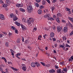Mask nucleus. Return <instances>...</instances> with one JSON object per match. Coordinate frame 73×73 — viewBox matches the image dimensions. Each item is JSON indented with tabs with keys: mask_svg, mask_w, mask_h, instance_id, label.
Returning a JSON list of instances; mask_svg holds the SVG:
<instances>
[{
	"mask_svg": "<svg viewBox=\"0 0 73 73\" xmlns=\"http://www.w3.org/2000/svg\"><path fill=\"white\" fill-rule=\"evenodd\" d=\"M5 45H6V46H7V47H8V46L9 45H8V42H6L5 43Z\"/></svg>",
	"mask_w": 73,
	"mask_h": 73,
	"instance_id": "4c0bfd02",
	"label": "nucleus"
},
{
	"mask_svg": "<svg viewBox=\"0 0 73 73\" xmlns=\"http://www.w3.org/2000/svg\"><path fill=\"white\" fill-rule=\"evenodd\" d=\"M62 23H65L66 21H65V20H62Z\"/></svg>",
	"mask_w": 73,
	"mask_h": 73,
	"instance_id": "338daca9",
	"label": "nucleus"
},
{
	"mask_svg": "<svg viewBox=\"0 0 73 73\" xmlns=\"http://www.w3.org/2000/svg\"><path fill=\"white\" fill-rule=\"evenodd\" d=\"M50 9H52V12H53V11L55 9V7H54V6H52L50 8Z\"/></svg>",
	"mask_w": 73,
	"mask_h": 73,
	"instance_id": "ddd939ff",
	"label": "nucleus"
},
{
	"mask_svg": "<svg viewBox=\"0 0 73 73\" xmlns=\"http://www.w3.org/2000/svg\"><path fill=\"white\" fill-rule=\"evenodd\" d=\"M46 3V1L43 0L42 1V5H45Z\"/></svg>",
	"mask_w": 73,
	"mask_h": 73,
	"instance_id": "cd10ccee",
	"label": "nucleus"
},
{
	"mask_svg": "<svg viewBox=\"0 0 73 73\" xmlns=\"http://www.w3.org/2000/svg\"><path fill=\"white\" fill-rule=\"evenodd\" d=\"M2 4H3V7L5 8V7H7V4H4V3H2Z\"/></svg>",
	"mask_w": 73,
	"mask_h": 73,
	"instance_id": "bb28decb",
	"label": "nucleus"
},
{
	"mask_svg": "<svg viewBox=\"0 0 73 73\" xmlns=\"http://www.w3.org/2000/svg\"><path fill=\"white\" fill-rule=\"evenodd\" d=\"M66 11H70V9L68 7H66Z\"/></svg>",
	"mask_w": 73,
	"mask_h": 73,
	"instance_id": "58836bf2",
	"label": "nucleus"
},
{
	"mask_svg": "<svg viewBox=\"0 0 73 73\" xmlns=\"http://www.w3.org/2000/svg\"><path fill=\"white\" fill-rule=\"evenodd\" d=\"M61 14L60 13H58L57 14V16L58 17H61Z\"/></svg>",
	"mask_w": 73,
	"mask_h": 73,
	"instance_id": "aec40b11",
	"label": "nucleus"
},
{
	"mask_svg": "<svg viewBox=\"0 0 73 73\" xmlns=\"http://www.w3.org/2000/svg\"><path fill=\"white\" fill-rule=\"evenodd\" d=\"M25 44H28V42H28V40H26L25 41Z\"/></svg>",
	"mask_w": 73,
	"mask_h": 73,
	"instance_id": "c9c22d12",
	"label": "nucleus"
},
{
	"mask_svg": "<svg viewBox=\"0 0 73 73\" xmlns=\"http://www.w3.org/2000/svg\"><path fill=\"white\" fill-rule=\"evenodd\" d=\"M55 66L56 69H58V68H59L58 66L55 65Z\"/></svg>",
	"mask_w": 73,
	"mask_h": 73,
	"instance_id": "5fc2aeb1",
	"label": "nucleus"
},
{
	"mask_svg": "<svg viewBox=\"0 0 73 73\" xmlns=\"http://www.w3.org/2000/svg\"><path fill=\"white\" fill-rule=\"evenodd\" d=\"M15 33L17 34L18 33V31H17V29H16L15 30Z\"/></svg>",
	"mask_w": 73,
	"mask_h": 73,
	"instance_id": "79ce46f5",
	"label": "nucleus"
},
{
	"mask_svg": "<svg viewBox=\"0 0 73 73\" xmlns=\"http://www.w3.org/2000/svg\"><path fill=\"white\" fill-rule=\"evenodd\" d=\"M52 40H53V41H56V38H52Z\"/></svg>",
	"mask_w": 73,
	"mask_h": 73,
	"instance_id": "8fccbe9b",
	"label": "nucleus"
},
{
	"mask_svg": "<svg viewBox=\"0 0 73 73\" xmlns=\"http://www.w3.org/2000/svg\"><path fill=\"white\" fill-rule=\"evenodd\" d=\"M0 70L1 71V72H3V68H0Z\"/></svg>",
	"mask_w": 73,
	"mask_h": 73,
	"instance_id": "de8ad7c7",
	"label": "nucleus"
},
{
	"mask_svg": "<svg viewBox=\"0 0 73 73\" xmlns=\"http://www.w3.org/2000/svg\"><path fill=\"white\" fill-rule=\"evenodd\" d=\"M63 70L65 72V73H66V72H67V69L66 68H63Z\"/></svg>",
	"mask_w": 73,
	"mask_h": 73,
	"instance_id": "2f4dec72",
	"label": "nucleus"
},
{
	"mask_svg": "<svg viewBox=\"0 0 73 73\" xmlns=\"http://www.w3.org/2000/svg\"><path fill=\"white\" fill-rule=\"evenodd\" d=\"M66 46L65 48L68 47V48H70V46H69V45L68 44V43H66Z\"/></svg>",
	"mask_w": 73,
	"mask_h": 73,
	"instance_id": "7c9ffc66",
	"label": "nucleus"
},
{
	"mask_svg": "<svg viewBox=\"0 0 73 73\" xmlns=\"http://www.w3.org/2000/svg\"><path fill=\"white\" fill-rule=\"evenodd\" d=\"M40 64H42V65L43 66H45V64L43 62H40Z\"/></svg>",
	"mask_w": 73,
	"mask_h": 73,
	"instance_id": "ea45409f",
	"label": "nucleus"
},
{
	"mask_svg": "<svg viewBox=\"0 0 73 73\" xmlns=\"http://www.w3.org/2000/svg\"><path fill=\"white\" fill-rule=\"evenodd\" d=\"M5 3L8 5H9L11 3V2L10 0H7L6 1Z\"/></svg>",
	"mask_w": 73,
	"mask_h": 73,
	"instance_id": "6e6552de",
	"label": "nucleus"
},
{
	"mask_svg": "<svg viewBox=\"0 0 73 73\" xmlns=\"http://www.w3.org/2000/svg\"><path fill=\"white\" fill-rule=\"evenodd\" d=\"M27 10L28 12L29 13H31L33 11V8L31 5H30L28 6L27 7Z\"/></svg>",
	"mask_w": 73,
	"mask_h": 73,
	"instance_id": "f257e3e1",
	"label": "nucleus"
},
{
	"mask_svg": "<svg viewBox=\"0 0 73 73\" xmlns=\"http://www.w3.org/2000/svg\"><path fill=\"white\" fill-rule=\"evenodd\" d=\"M35 64L36 65V66H37V67H39V66H40V64H39L38 63L36 62Z\"/></svg>",
	"mask_w": 73,
	"mask_h": 73,
	"instance_id": "b1692460",
	"label": "nucleus"
},
{
	"mask_svg": "<svg viewBox=\"0 0 73 73\" xmlns=\"http://www.w3.org/2000/svg\"><path fill=\"white\" fill-rule=\"evenodd\" d=\"M0 19L3 20H4L5 19L4 16L3 14H0Z\"/></svg>",
	"mask_w": 73,
	"mask_h": 73,
	"instance_id": "1a4fd4ad",
	"label": "nucleus"
},
{
	"mask_svg": "<svg viewBox=\"0 0 73 73\" xmlns=\"http://www.w3.org/2000/svg\"><path fill=\"white\" fill-rule=\"evenodd\" d=\"M56 21L58 23H60V19H59V18H57V19H56Z\"/></svg>",
	"mask_w": 73,
	"mask_h": 73,
	"instance_id": "c756f323",
	"label": "nucleus"
},
{
	"mask_svg": "<svg viewBox=\"0 0 73 73\" xmlns=\"http://www.w3.org/2000/svg\"><path fill=\"white\" fill-rule=\"evenodd\" d=\"M21 55V53H18L16 54V56H20Z\"/></svg>",
	"mask_w": 73,
	"mask_h": 73,
	"instance_id": "6e6d98bb",
	"label": "nucleus"
},
{
	"mask_svg": "<svg viewBox=\"0 0 73 73\" xmlns=\"http://www.w3.org/2000/svg\"><path fill=\"white\" fill-rule=\"evenodd\" d=\"M56 2H57V0H53L52 1V3H56Z\"/></svg>",
	"mask_w": 73,
	"mask_h": 73,
	"instance_id": "3c124183",
	"label": "nucleus"
},
{
	"mask_svg": "<svg viewBox=\"0 0 73 73\" xmlns=\"http://www.w3.org/2000/svg\"><path fill=\"white\" fill-rule=\"evenodd\" d=\"M36 63L32 62L31 64V66L33 68H35V67H36Z\"/></svg>",
	"mask_w": 73,
	"mask_h": 73,
	"instance_id": "9b49d317",
	"label": "nucleus"
},
{
	"mask_svg": "<svg viewBox=\"0 0 73 73\" xmlns=\"http://www.w3.org/2000/svg\"><path fill=\"white\" fill-rule=\"evenodd\" d=\"M47 17H50V14H48L47 15Z\"/></svg>",
	"mask_w": 73,
	"mask_h": 73,
	"instance_id": "c03bdc74",
	"label": "nucleus"
},
{
	"mask_svg": "<svg viewBox=\"0 0 73 73\" xmlns=\"http://www.w3.org/2000/svg\"><path fill=\"white\" fill-rule=\"evenodd\" d=\"M11 68L12 69H13V70H14L15 71H18V70H19V69L14 68L12 67H11Z\"/></svg>",
	"mask_w": 73,
	"mask_h": 73,
	"instance_id": "4468645a",
	"label": "nucleus"
},
{
	"mask_svg": "<svg viewBox=\"0 0 73 73\" xmlns=\"http://www.w3.org/2000/svg\"><path fill=\"white\" fill-rule=\"evenodd\" d=\"M35 1L37 3H40V1H41V0H35Z\"/></svg>",
	"mask_w": 73,
	"mask_h": 73,
	"instance_id": "09e8293b",
	"label": "nucleus"
},
{
	"mask_svg": "<svg viewBox=\"0 0 73 73\" xmlns=\"http://www.w3.org/2000/svg\"><path fill=\"white\" fill-rule=\"evenodd\" d=\"M68 27H64L63 29V32L64 33H66V32H68Z\"/></svg>",
	"mask_w": 73,
	"mask_h": 73,
	"instance_id": "423d86ee",
	"label": "nucleus"
},
{
	"mask_svg": "<svg viewBox=\"0 0 73 73\" xmlns=\"http://www.w3.org/2000/svg\"><path fill=\"white\" fill-rule=\"evenodd\" d=\"M57 73H61V69L59 68L57 70Z\"/></svg>",
	"mask_w": 73,
	"mask_h": 73,
	"instance_id": "f3484780",
	"label": "nucleus"
},
{
	"mask_svg": "<svg viewBox=\"0 0 73 73\" xmlns=\"http://www.w3.org/2000/svg\"><path fill=\"white\" fill-rule=\"evenodd\" d=\"M41 38V36L40 35L38 36V40H40V39Z\"/></svg>",
	"mask_w": 73,
	"mask_h": 73,
	"instance_id": "37998d69",
	"label": "nucleus"
},
{
	"mask_svg": "<svg viewBox=\"0 0 73 73\" xmlns=\"http://www.w3.org/2000/svg\"><path fill=\"white\" fill-rule=\"evenodd\" d=\"M10 51L11 52V53H13V50L11 49L10 50Z\"/></svg>",
	"mask_w": 73,
	"mask_h": 73,
	"instance_id": "69168bd1",
	"label": "nucleus"
},
{
	"mask_svg": "<svg viewBox=\"0 0 73 73\" xmlns=\"http://www.w3.org/2000/svg\"><path fill=\"white\" fill-rule=\"evenodd\" d=\"M60 47H61V48H63V47H64V46H63V45H62L61 44L60 45Z\"/></svg>",
	"mask_w": 73,
	"mask_h": 73,
	"instance_id": "4d7b16f0",
	"label": "nucleus"
},
{
	"mask_svg": "<svg viewBox=\"0 0 73 73\" xmlns=\"http://www.w3.org/2000/svg\"><path fill=\"white\" fill-rule=\"evenodd\" d=\"M68 19L70 20L71 21L72 23H73V18L70 17H68Z\"/></svg>",
	"mask_w": 73,
	"mask_h": 73,
	"instance_id": "5701e85b",
	"label": "nucleus"
},
{
	"mask_svg": "<svg viewBox=\"0 0 73 73\" xmlns=\"http://www.w3.org/2000/svg\"><path fill=\"white\" fill-rule=\"evenodd\" d=\"M38 13L39 15H41L42 13V11L41 9H39L38 11Z\"/></svg>",
	"mask_w": 73,
	"mask_h": 73,
	"instance_id": "f8f14e48",
	"label": "nucleus"
},
{
	"mask_svg": "<svg viewBox=\"0 0 73 73\" xmlns=\"http://www.w3.org/2000/svg\"><path fill=\"white\" fill-rule=\"evenodd\" d=\"M17 25V26H18V27H19V26H20V23H18Z\"/></svg>",
	"mask_w": 73,
	"mask_h": 73,
	"instance_id": "680f3d73",
	"label": "nucleus"
},
{
	"mask_svg": "<svg viewBox=\"0 0 73 73\" xmlns=\"http://www.w3.org/2000/svg\"><path fill=\"white\" fill-rule=\"evenodd\" d=\"M27 23L28 24L29 27H32V23H31V22H27Z\"/></svg>",
	"mask_w": 73,
	"mask_h": 73,
	"instance_id": "2eb2a0df",
	"label": "nucleus"
},
{
	"mask_svg": "<svg viewBox=\"0 0 73 73\" xmlns=\"http://www.w3.org/2000/svg\"><path fill=\"white\" fill-rule=\"evenodd\" d=\"M56 28L57 31L58 33H60L62 30V27H60V26H57Z\"/></svg>",
	"mask_w": 73,
	"mask_h": 73,
	"instance_id": "f03ea898",
	"label": "nucleus"
},
{
	"mask_svg": "<svg viewBox=\"0 0 73 73\" xmlns=\"http://www.w3.org/2000/svg\"><path fill=\"white\" fill-rule=\"evenodd\" d=\"M22 41L23 42H24V38H22Z\"/></svg>",
	"mask_w": 73,
	"mask_h": 73,
	"instance_id": "0e129e2a",
	"label": "nucleus"
},
{
	"mask_svg": "<svg viewBox=\"0 0 73 73\" xmlns=\"http://www.w3.org/2000/svg\"><path fill=\"white\" fill-rule=\"evenodd\" d=\"M19 10L20 11H22V12H25V10L24 9L22 8H20Z\"/></svg>",
	"mask_w": 73,
	"mask_h": 73,
	"instance_id": "6ab92c4d",
	"label": "nucleus"
},
{
	"mask_svg": "<svg viewBox=\"0 0 73 73\" xmlns=\"http://www.w3.org/2000/svg\"><path fill=\"white\" fill-rule=\"evenodd\" d=\"M11 28L13 30H15L16 29V28L14 26H11Z\"/></svg>",
	"mask_w": 73,
	"mask_h": 73,
	"instance_id": "e433bc0d",
	"label": "nucleus"
},
{
	"mask_svg": "<svg viewBox=\"0 0 73 73\" xmlns=\"http://www.w3.org/2000/svg\"><path fill=\"white\" fill-rule=\"evenodd\" d=\"M16 6L17 7H22L23 6V5L22 4L17 3L16 5Z\"/></svg>",
	"mask_w": 73,
	"mask_h": 73,
	"instance_id": "9d476101",
	"label": "nucleus"
},
{
	"mask_svg": "<svg viewBox=\"0 0 73 73\" xmlns=\"http://www.w3.org/2000/svg\"><path fill=\"white\" fill-rule=\"evenodd\" d=\"M13 16H14V15L13 14H11L10 15V17L12 18V17H13Z\"/></svg>",
	"mask_w": 73,
	"mask_h": 73,
	"instance_id": "c85d7f7f",
	"label": "nucleus"
},
{
	"mask_svg": "<svg viewBox=\"0 0 73 73\" xmlns=\"http://www.w3.org/2000/svg\"><path fill=\"white\" fill-rule=\"evenodd\" d=\"M73 35V31L71 32L70 33V36H72Z\"/></svg>",
	"mask_w": 73,
	"mask_h": 73,
	"instance_id": "a19ab883",
	"label": "nucleus"
},
{
	"mask_svg": "<svg viewBox=\"0 0 73 73\" xmlns=\"http://www.w3.org/2000/svg\"><path fill=\"white\" fill-rule=\"evenodd\" d=\"M47 36H48V35L47 34H45L43 36L44 39H46V37H47Z\"/></svg>",
	"mask_w": 73,
	"mask_h": 73,
	"instance_id": "a878e982",
	"label": "nucleus"
},
{
	"mask_svg": "<svg viewBox=\"0 0 73 73\" xmlns=\"http://www.w3.org/2000/svg\"><path fill=\"white\" fill-rule=\"evenodd\" d=\"M54 45L55 47H56H56H57V46H58V45L57 44H55Z\"/></svg>",
	"mask_w": 73,
	"mask_h": 73,
	"instance_id": "864d4df0",
	"label": "nucleus"
},
{
	"mask_svg": "<svg viewBox=\"0 0 73 73\" xmlns=\"http://www.w3.org/2000/svg\"><path fill=\"white\" fill-rule=\"evenodd\" d=\"M46 1L48 3V4H50V0H46Z\"/></svg>",
	"mask_w": 73,
	"mask_h": 73,
	"instance_id": "a18cd8bd",
	"label": "nucleus"
},
{
	"mask_svg": "<svg viewBox=\"0 0 73 73\" xmlns=\"http://www.w3.org/2000/svg\"><path fill=\"white\" fill-rule=\"evenodd\" d=\"M48 19V20H51V21H52V20H54V19L52 17H49Z\"/></svg>",
	"mask_w": 73,
	"mask_h": 73,
	"instance_id": "412c9836",
	"label": "nucleus"
},
{
	"mask_svg": "<svg viewBox=\"0 0 73 73\" xmlns=\"http://www.w3.org/2000/svg\"><path fill=\"white\" fill-rule=\"evenodd\" d=\"M22 69L24 71H26L27 70V68L25 64H23L22 65Z\"/></svg>",
	"mask_w": 73,
	"mask_h": 73,
	"instance_id": "7ed1b4c3",
	"label": "nucleus"
},
{
	"mask_svg": "<svg viewBox=\"0 0 73 73\" xmlns=\"http://www.w3.org/2000/svg\"><path fill=\"white\" fill-rule=\"evenodd\" d=\"M0 3L1 4H3L4 2L2 0H0Z\"/></svg>",
	"mask_w": 73,
	"mask_h": 73,
	"instance_id": "49530a36",
	"label": "nucleus"
},
{
	"mask_svg": "<svg viewBox=\"0 0 73 73\" xmlns=\"http://www.w3.org/2000/svg\"><path fill=\"white\" fill-rule=\"evenodd\" d=\"M44 18H47V17H48L47 16V15H45L44 16Z\"/></svg>",
	"mask_w": 73,
	"mask_h": 73,
	"instance_id": "052dcab7",
	"label": "nucleus"
},
{
	"mask_svg": "<svg viewBox=\"0 0 73 73\" xmlns=\"http://www.w3.org/2000/svg\"><path fill=\"white\" fill-rule=\"evenodd\" d=\"M35 5L37 7H39V5L37 3H35Z\"/></svg>",
	"mask_w": 73,
	"mask_h": 73,
	"instance_id": "72a5a7b5",
	"label": "nucleus"
},
{
	"mask_svg": "<svg viewBox=\"0 0 73 73\" xmlns=\"http://www.w3.org/2000/svg\"><path fill=\"white\" fill-rule=\"evenodd\" d=\"M45 29L46 31H48L49 29H48V28L46 27L45 28Z\"/></svg>",
	"mask_w": 73,
	"mask_h": 73,
	"instance_id": "774afa93",
	"label": "nucleus"
},
{
	"mask_svg": "<svg viewBox=\"0 0 73 73\" xmlns=\"http://www.w3.org/2000/svg\"><path fill=\"white\" fill-rule=\"evenodd\" d=\"M21 26L22 30H23V31H25L26 29H27V28L25 26L22 25H21Z\"/></svg>",
	"mask_w": 73,
	"mask_h": 73,
	"instance_id": "39448f33",
	"label": "nucleus"
},
{
	"mask_svg": "<svg viewBox=\"0 0 73 73\" xmlns=\"http://www.w3.org/2000/svg\"><path fill=\"white\" fill-rule=\"evenodd\" d=\"M12 33H9V36H11V35H12Z\"/></svg>",
	"mask_w": 73,
	"mask_h": 73,
	"instance_id": "bf43d9fd",
	"label": "nucleus"
},
{
	"mask_svg": "<svg viewBox=\"0 0 73 73\" xmlns=\"http://www.w3.org/2000/svg\"><path fill=\"white\" fill-rule=\"evenodd\" d=\"M34 21V19H32V18H29V20L27 21V22H31V23H33Z\"/></svg>",
	"mask_w": 73,
	"mask_h": 73,
	"instance_id": "20e7f679",
	"label": "nucleus"
},
{
	"mask_svg": "<svg viewBox=\"0 0 73 73\" xmlns=\"http://www.w3.org/2000/svg\"><path fill=\"white\" fill-rule=\"evenodd\" d=\"M33 30L34 31H36L37 30V28L36 27H34Z\"/></svg>",
	"mask_w": 73,
	"mask_h": 73,
	"instance_id": "e2e57ef3",
	"label": "nucleus"
},
{
	"mask_svg": "<svg viewBox=\"0 0 73 73\" xmlns=\"http://www.w3.org/2000/svg\"><path fill=\"white\" fill-rule=\"evenodd\" d=\"M54 33L53 32H52L50 33V37H51V38H53V37H54Z\"/></svg>",
	"mask_w": 73,
	"mask_h": 73,
	"instance_id": "0eeeda50",
	"label": "nucleus"
},
{
	"mask_svg": "<svg viewBox=\"0 0 73 73\" xmlns=\"http://www.w3.org/2000/svg\"><path fill=\"white\" fill-rule=\"evenodd\" d=\"M49 72L50 73H54V72H55V70H54V69L51 70H49Z\"/></svg>",
	"mask_w": 73,
	"mask_h": 73,
	"instance_id": "dca6fc26",
	"label": "nucleus"
},
{
	"mask_svg": "<svg viewBox=\"0 0 73 73\" xmlns=\"http://www.w3.org/2000/svg\"><path fill=\"white\" fill-rule=\"evenodd\" d=\"M8 64H9V65H11L12 64V63L11 62H8Z\"/></svg>",
	"mask_w": 73,
	"mask_h": 73,
	"instance_id": "13d9d810",
	"label": "nucleus"
},
{
	"mask_svg": "<svg viewBox=\"0 0 73 73\" xmlns=\"http://www.w3.org/2000/svg\"><path fill=\"white\" fill-rule=\"evenodd\" d=\"M17 19H18V18H17L16 17H15L13 19L14 21H16V20H17Z\"/></svg>",
	"mask_w": 73,
	"mask_h": 73,
	"instance_id": "393cba45",
	"label": "nucleus"
},
{
	"mask_svg": "<svg viewBox=\"0 0 73 73\" xmlns=\"http://www.w3.org/2000/svg\"><path fill=\"white\" fill-rule=\"evenodd\" d=\"M68 23L70 27H71V28H73V25L71 23H70V22L68 21Z\"/></svg>",
	"mask_w": 73,
	"mask_h": 73,
	"instance_id": "4be33fe9",
	"label": "nucleus"
},
{
	"mask_svg": "<svg viewBox=\"0 0 73 73\" xmlns=\"http://www.w3.org/2000/svg\"><path fill=\"white\" fill-rule=\"evenodd\" d=\"M20 39L18 38L17 41V43H20Z\"/></svg>",
	"mask_w": 73,
	"mask_h": 73,
	"instance_id": "473e14b6",
	"label": "nucleus"
},
{
	"mask_svg": "<svg viewBox=\"0 0 73 73\" xmlns=\"http://www.w3.org/2000/svg\"><path fill=\"white\" fill-rule=\"evenodd\" d=\"M44 8V6L42 5H41L40 7V9H42Z\"/></svg>",
	"mask_w": 73,
	"mask_h": 73,
	"instance_id": "603ef678",
	"label": "nucleus"
},
{
	"mask_svg": "<svg viewBox=\"0 0 73 73\" xmlns=\"http://www.w3.org/2000/svg\"><path fill=\"white\" fill-rule=\"evenodd\" d=\"M64 62L62 61V62H60V64H62V65H65Z\"/></svg>",
	"mask_w": 73,
	"mask_h": 73,
	"instance_id": "f704fd0d",
	"label": "nucleus"
},
{
	"mask_svg": "<svg viewBox=\"0 0 73 73\" xmlns=\"http://www.w3.org/2000/svg\"><path fill=\"white\" fill-rule=\"evenodd\" d=\"M62 38H63V41H64V40H66L67 39V37H66V36H63Z\"/></svg>",
	"mask_w": 73,
	"mask_h": 73,
	"instance_id": "a211bd4d",
	"label": "nucleus"
}]
</instances>
